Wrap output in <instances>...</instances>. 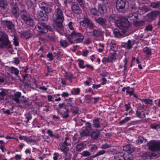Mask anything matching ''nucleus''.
Listing matches in <instances>:
<instances>
[{
	"label": "nucleus",
	"instance_id": "nucleus-1",
	"mask_svg": "<svg viewBox=\"0 0 160 160\" xmlns=\"http://www.w3.org/2000/svg\"><path fill=\"white\" fill-rule=\"evenodd\" d=\"M66 37L71 44L76 43H80L84 38V36L82 33L77 32L67 35Z\"/></svg>",
	"mask_w": 160,
	"mask_h": 160
},
{
	"label": "nucleus",
	"instance_id": "nucleus-2",
	"mask_svg": "<svg viewBox=\"0 0 160 160\" xmlns=\"http://www.w3.org/2000/svg\"><path fill=\"white\" fill-rule=\"evenodd\" d=\"M12 45L8 35L0 31V48L8 49L12 48Z\"/></svg>",
	"mask_w": 160,
	"mask_h": 160
},
{
	"label": "nucleus",
	"instance_id": "nucleus-3",
	"mask_svg": "<svg viewBox=\"0 0 160 160\" xmlns=\"http://www.w3.org/2000/svg\"><path fill=\"white\" fill-rule=\"evenodd\" d=\"M19 15L22 20L25 23L30 26L33 25V20L31 17V15L26 10H22L20 11Z\"/></svg>",
	"mask_w": 160,
	"mask_h": 160
},
{
	"label": "nucleus",
	"instance_id": "nucleus-4",
	"mask_svg": "<svg viewBox=\"0 0 160 160\" xmlns=\"http://www.w3.org/2000/svg\"><path fill=\"white\" fill-rule=\"evenodd\" d=\"M94 20L98 24L101 26L105 29L111 28L112 27V25L110 22H108V21L106 18L100 17L98 18L93 17Z\"/></svg>",
	"mask_w": 160,
	"mask_h": 160
},
{
	"label": "nucleus",
	"instance_id": "nucleus-5",
	"mask_svg": "<svg viewBox=\"0 0 160 160\" xmlns=\"http://www.w3.org/2000/svg\"><path fill=\"white\" fill-rule=\"evenodd\" d=\"M35 28L41 33L45 34L48 32V30L52 31L53 29L48 25L44 23H39L36 26Z\"/></svg>",
	"mask_w": 160,
	"mask_h": 160
},
{
	"label": "nucleus",
	"instance_id": "nucleus-6",
	"mask_svg": "<svg viewBox=\"0 0 160 160\" xmlns=\"http://www.w3.org/2000/svg\"><path fill=\"white\" fill-rule=\"evenodd\" d=\"M130 25L129 22L125 18H121L117 23V26L118 28L122 31H125V33L127 32Z\"/></svg>",
	"mask_w": 160,
	"mask_h": 160
},
{
	"label": "nucleus",
	"instance_id": "nucleus-7",
	"mask_svg": "<svg viewBox=\"0 0 160 160\" xmlns=\"http://www.w3.org/2000/svg\"><path fill=\"white\" fill-rule=\"evenodd\" d=\"M86 125V126L83 127L82 128L81 131L80 132V134L82 137L89 136L91 131L92 130L90 123L87 122Z\"/></svg>",
	"mask_w": 160,
	"mask_h": 160
},
{
	"label": "nucleus",
	"instance_id": "nucleus-8",
	"mask_svg": "<svg viewBox=\"0 0 160 160\" xmlns=\"http://www.w3.org/2000/svg\"><path fill=\"white\" fill-rule=\"evenodd\" d=\"M9 5L11 8V11L12 14L17 18L18 17L17 14L18 9V3L14 0H11L9 2Z\"/></svg>",
	"mask_w": 160,
	"mask_h": 160
},
{
	"label": "nucleus",
	"instance_id": "nucleus-9",
	"mask_svg": "<svg viewBox=\"0 0 160 160\" xmlns=\"http://www.w3.org/2000/svg\"><path fill=\"white\" fill-rule=\"evenodd\" d=\"M80 25L86 28L92 29L94 27V24L92 21L87 17H85L83 20L80 22Z\"/></svg>",
	"mask_w": 160,
	"mask_h": 160
},
{
	"label": "nucleus",
	"instance_id": "nucleus-10",
	"mask_svg": "<svg viewBox=\"0 0 160 160\" xmlns=\"http://www.w3.org/2000/svg\"><path fill=\"white\" fill-rule=\"evenodd\" d=\"M127 0H117L116 7L117 10L120 12H125V6Z\"/></svg>",
	"mask_w": 160,
	"mask_h": 160
},
{
	"label": "nucleus",
	"instance_id": "nucleus-11",
	"mask_svg": "<svg viewBox=\"0 0 160 160\" xmlns=\"http://www.w3.org/2000/svg\"><path fill=\"white\" fill-rule=\"evenodd\" d=\"M136 116L139 118H143L145 117V114L144 111V106L143 105L138 104L136 111Z\"/></svg>",
	"mask_w": 160,
	"mask_h": 160
},
{
	"label": "nucleus",
	"instance_id": "nucleus-12",
	"mask_svg": "<svg viewBox=\"0 0 160 160\" xmlns=\"http://www.w3.org/2000/svg\"><path fill=\"white\" fill-rule=\"evenodd\" d=\"M147 144L150 150L153 151L160 150V142H157L151 141L148 143Z\"/></svg>",
	"mask_w": 160,
	"mask_h": 160
},
{
	"label": "nucleus",
	"instance_id": "nucleus-13",
	"mask_svg": "<svg viewBox=\"0 0 160 160\" xmlns=\"http://www.w3.org/2000/svg\"><path fill=\"white\" fill-rule=\"evenodd\" d=\"M159 14V12L158 11H152L147 15L145 17V20L147 22H150L155 19Z\"/></svg>",
	"mask_w": 160,
	"mask_h": 160
},
{
	"label": "nucleus",
	"instance_id": "nucleus-14",
	"mask_svg": "<svg viewBox=\"0 0 160 160\" xmlns=\"http://www.w3.org/2000/svg\"><path fill=\"white\" fill-rule=\"evenodd\" d=\"M55 15L56 16V19L59 20L61 21L64 20V15L62 11L59 7H55Z\"/></svg>",
	"mask_w": 160,
	"mask_h": 160
},
{
	"label": "nucleus",
	"instance_id": "nucleus-15",
	"mask_svg": "<svg viewBox=\"0 0 160 160\" xmlns=\"http://www.w3.org/2000/svg\"><path fill=\"white\" fill-rule=\"evenodd\" d=\"M137 8H134L132 7V12L129 13L128 16V18L130 20L134 22L137 20L138 18V14L134 12L136 11Z\"/></svg>",
	"mask_w": 160,
	"mask_h": 160
},
{
	"label": "nucleus",
	"instance_id": "nucleus-16",
	"mask_svg": "<svg viewBox=\"0 0 160 160\" xmlns=\"http://www.w3.org/2000/svg\"><path fill=\"white\" fill-rule=\"evenodd\" d=\"M21 93L19 92H17L13 96L12 99L17 103H24L26 104L28 102V101L25 100H22L19 99L21 97Z\"/></svg>",
	"mask_w": 160,
	"mask_h": 160
},
{
	"label": "nucleus",
	"instance_id": "nucleus-17",
	"mask_svg": "<svg viewBox=\"0 0 160 160\" xmlns=\"http://www.w3.org/2000/svg\"><path fill=\"white\" fill-rule=\"evenodd\" d=\"M63 21H61L59 20L55 19L54 23L53 25L54 29L57 31L60 32L62 30V22Z\"/></svg>",
	"mask_w": 160,
	"mask_h": 160
},
{
	"label": "nucleus",
	"instance_id": "nucleus-18",
	"mask_svg": "<svg viewBox=\"0 0 160 160\" xmlns=\"http://www.w3.org/2000/svg\"><path fill=\"white\" fill-rule=\"evenodd\" d=\"M110 49L109 52H116L118 51V46L117 45L116 41L112 40L109 43Z\"/></svg>",
	"mask_w": 160,
	"mask_h": 160
},
{
	"label": "nucleus",
	"instance_id": "nucleus-19",
	"mask_svg": "<svg viewBox=\"0 0 160 160\" xmlns=\"http://www.w3.org/2000/svg\"><path fill=\"white\" fill-rule=\"evenodd\" d=\"M113 32L114 36L116 37L119 38L123 36L125 33V31H122V30L118 29L117 28L114 29L113 30Z\"/></svg>",
	"mask_w": 160,
	"mask_h": 160
},
{
	"label": "nucleus",
	"instance_id": "nucleus-20",
	"mask_svg": "<svg viewBox=\"0 0 160 160\" xmlns=\"http://www.w3.org/2000/svg\"><path fill=\"white\" fill-rule=\"evenodd\" d=\"M108 5L100 4L98 5V11L101 14H104L107 11Z\"/></svg>",
	"mask_w": 160,
	"mask_h": 160
},
{
	"label": "nucleus",
	"instance_id": "nucleus-21",
	"mask_svg": "<svg viewBox=\"0 0 160 160\" xmlns=\"http://www.w3.org/2000/svg\"><path fill=\"white\" fill-rule=\"evenodd\" d=\"M65 109H66V111L63 112H61L58 109H57V110L58 111V112L62 116L63 118H67L69 117L68 113L70 112L69 109L67 108L66 106L65 107Z\"/></svg>",
	"mask_w": 160,
	"mask_h": 160
},
{
	"label": "nucleus",
	"instance_id": "nucleus-22",
	"mask_svg": "<svg viewBox=\"0 0 160 160\" xmlns=\"http://www.w3.org/2000/svg\"><path fill=\"white\" fill-rule=\"evenodd\" d=\"M72 9L75 13L77 14H79L82 12V11L77 3H74L73 2L72 6Z\"/></svg>",
	"mask_w": 160,
	"mask_h": 160
},
{
	"label": "nucleus",
	"instance_id": "nucleus-23",
	"mask_svg": "<svg viewBox=\"0 0 160 160\" xmlns=\"http://www.w3.org/2000/svg\"><path fill=\"white\" fill-rule=\"evenodd\" d=\"M91 33L93 36L96 38L101 37L103 35L102 31L99 29H93V31L91 32Z\"/></svg>",
	"mask_w": 160,
	"mask_h": 160
},
{
	"label": "nucleus",
	"instance_id": "nucleus-24",
	"mask_svg": "<svg viewBox=\"0 0 160 160\" xmlns=\"http://www.w3.org/2000/svg\"><path fill=\"white\" fill-rule=\"evenodd\" d=\"M22 35L26 37L27 39H28L33 36V30L32 29H30L26 31L23 32Z\"/></svg>",
	"mask_w": 160,
	"mask_h": 160
},
{
	"label": "nucleus",
	"instance_id": "nucleus-25",
	"mask_svg": "<svg viewBox=\"0 0 160 160\" xmlns=\"http://www.w3.org/2000/svg\"><path fill=\"white\" fill-rule=\"evenodd\" d=\"M123 149L124 151L128 153H131L133 152L135 150L133 147L131 145H128L123 146Z\"/></svg>",
	"mask_w": 160,
	"mask_h": 160
},
{
	"label": "nucleus",
	"instance_id": "nucleus-26",
	"mask_svg": "<svg viewBox=\"0 0 160 160\" xmlns=\"http://www.w3.org/2000/svg\"><path fill=\"white\" fill-rule=\"evenodd\" d=\"M59 149L65 154H66L69 150V148L68 147V146L60 143L59 144Z\"/></svg>",
	"mask_w": 160,
	"mask_h": 160
},
{
	"label": "nucleus",
	"instance_id": "nucleus-27",
	"mask_svg": "<svg viewBox=\"0 0 160 160\" xmlns=\"http://www.w3.org/2000/svg\"><path fill=\"white\" fill-rule=\"evenodd\" d=\"M124 153L122 152H119L114 156V160H126L124 157Z\"/></svg>",
	"mask_w": 160,
	"mask_h": 160
},
{
	"label": "nucleus",
	"instance_id": "nucleus-28",
	"mask_svg": "<svg viewBox=\"0 0 160 160\" xmlns=\"http://www.w3.org/2000/svg\"><path fill=\"white\" fill-rule=\"evenodd\" d=\"M86 145L83 142H81L77 144L75 146L77 151L80 152L85 148Z\"/></svg>",
	"mask_w": 160,
	"mask_h": 160
},
{
	"label": "nucleus",
	"instance_id": "nucleus-29",
	"mask_svg": "<svg viewBox=\"0 0 160 160\" xmlns=\"http://www.w3.org/2000/svg\"><path fill=\"white\" fill-rule=\"evenodd\" d=\"M109 56L108 57L109 62H112L116 59L117 54L116 52H109Z\"/></svg>",
	"mask_w": 160,
	"mask_h": 160
},
{
	"label": "nucleus",
	"instance_id": "nucleus-30",
	"mask_svg": "<svg viewBox=\"0 0 160 160\" xmlns=\"http://www.w3.org/2000/svg\"><path fill=\"white\" fill-rule=\"evenodd\" d=\"M7 28L10 30H12L14 28L15 25L12 21L6 20L4 21Z\"/></svg>",
	"mask_w": 160,
	"mask_h": 160
},
{
	"label": "nucleus",
	"instance_id": "nucleus-31",
	"mask_svg": "<svg viewBox=\"0 0 160 160\" xmlns=\"http://www.w3.org/2000/svg\"><path fill=\"white\" fill-rule=\"evenodd\" d=\"M103 129V128L101 130H99L98 132H92L91 134V137L93 139H97L100 136V131H102Z\"/></svg>",
	"mask_w": 160,
	"mask_h": 160
},
{
	"label": "nucleus",
	"instance_id": "nucleus-32",
	"mask_svg": "<svg viewBox=\"0 0 160 160\" xmlns=\"http://www.w3.org/2000/svg\"><path fill=\"white\" fill-rule=\"evenodd\" d=\"M134 44V43L132 42L130 40H128L127 42L123 43L122 44V46L128 49H130L132 48V46Z\"/></svg>",
	"mask_w": 160,
	"mask_h": 160
},
{
	"label": "nucleus",
	"instance_id": "nucleus-33",
	"mask_svg": "<svg viewBox=\"0 0 160 160\" xmlns=\"http://www.w3.org/2000/svg\"><path fill=\"white\" fill-rule=\"evenodd\" d=\"M148 11V9L146 7L144 6L143 7H139L138 10H137L136 12H138V14L142 15Z\"/></svg>",
	"mask_w": 160,
	"mask_h": 160
},
{
	"label": "nucleus",
	"instance_id": "nucleus-34",
	"mask_svg": "<svg viewBox=\"0 0 160 160\" xmlns=\"http://www.w3.org/2000/svg\"><path fill=\"white\" fill-rule=\"evenodd\" d=\"M8 6L7 0H0V8L2 10H5Z\"/></svg>",
	"mask_w": 160,
	"mask_h": 160
},
{
	"label": "nucleus",
	"instance_id": "nucleus-35",
	"mask_svg": "<svg viewBox=\"0 0 160 160\" xmlns=\"http://www.w3.org/2000/svg\"><path fill=\"white\" fill-rule=\"evenodd\" d=\"M93 126L95 128H98L100 127V124L99 120V119L96 118L94 119L93 121Z\"/></svg>",
	"mask_w": 160,
	"mask_h": 160
},
{
	"label": "nucleus",
	"instance_id": "nucleus-36",
	"mask_svg": "<svg viewBox=\"0 0 160 160\" xmlns=\"http://www.w3.org/2000/svg\"><path fill=\"white\" fill-rule=\"evenodd\" d=\"M35 17H36L39 20L40 18H41V16L43 15V12L41 10H38L37 11H34Z\"/></svg>",
	"mask_w": 160,
	"mask_h": 160
},
{
	"label": "nucleus",
	"instance_id": "nucleus-37",
	"mask_svg": "<svg viewBox=\"0 0 160 160\" xmlns=\"http://www.w3.org/2000/svg\"><path fill=\"white\" fill-rule=\"evenodd\" d=\"M61 46L63 48H66L68 46L69 44V42L66 40H61L60 42Z\"/></svg>",
	"mask_w": 160,
	"mask_h": 160
},
{
	"label": "nucleus",
	"instance_id": "nucleus-38",
	"mask_svg": "<svg viewBox=\"0 0 160 160\" xmlns=\"http://www.w3.org/2000/svg\"><path fill=\"white\" fill-rule=\"evenodd\" d=\"M145 22L143 20L138 21L136 20L133 23L134 25L136 27H141L145 24Z\"/></svg>",
	"mask_w": 160,
	"mask_h": 160
},
{
	"label": "nucleus",
	"instance_id": "nucleus-39",
	"mask_svg": "<svg viewBox=\"0 0 160 160\" xmlns=\"http://www.w3.org/2000/svg\"><path fill=\"white\" fill-rule=\"evenodd\" d=\"M60 143H63L64 145L69 146L71 145V140L68 137H66L64 141L63 142H61Z\"/></svg>",
	"mask_w": 160,
	"mask_h": 160
},
{
	"label": "nucleus",
	"instance_id": "nucleus-40",
	"mask_svg": "<svg viewBox=\"0 0 160 160\" xmlns=\"http://www.w3.org/2000/svg\"><path fill=\"white\" fill-rule=\"evenodd\" d=\"M150 6L155 8H160V2H157L151 3Z\"/></svg>",
	"mask_w": 160,
	"mask_h": 160
},
{
	"label": "nucleus",
	"instance_id": "nucleus-41",
	"mask_svg": "<svg viewBox=\"0 0 160 160\" xmlns=\"http://www.w3.org/2000/svg\"><path fill=\"white\" fill-rule=\"evenodd\" d=\"M137 143L138 144H141L142 143H145L147 142V140L144 138L142 136H139L137 140Z\"/></svg>",
	"mask_w": 160,
	"mask_h": 160
},
{
	"label": "nucleus",
	"instance_id": "nucleus-42",
	"mask_svg": "<svg viewBox=\"0 0 160 160\" xmlns=\"http://www.w3.org/2000/svg\"><path fill=\"white\" fill-rule=\"evenodd\" d=\"M11 70V72L12 73H14V74L17 76L18 75L19 72V70L16 68L14 67H11L10 68Z\"/></svg>",
	"mask_w": 160,
	"mask_h": 160
},
{
	"label": "nucleus",
	"instance_id": "nucleus-43",
	"mask_svg": "<svg viewBox=\"0 0 160 160\" xmlns=\"http://www.w3.org/2000/svg\"><path fill=\"white\" fill-rule=\"evenodd\" d=\"M106 152L104 150H101L98 151L96 154L92 155L91 157L95 158L99 156L104 154Z\"/></svg>",
	"mask_w": 160,
	"mask_h": 160
},
{
	"label": "nucleus",
	"instance_id": "nucleus-44",
	"mask_svg": "<svg viewBox=\"0 0 160 160\" xmlns=\"http://www.w3.org/2000/svg\"><path fill=\"white\" fill-rule=\"evenodd\" d=\"M43 10L46 13H49L51 12L52 9L51 6L48 4Z\"/></svg>",
	"mask_w": 160,
	"mask_h": 160
},
{
	"label": "nucleus",
	"instance_id": "nucleus-45",
	"mask_svg": "<svg viewBox=\"0 0 160 160\" xmlns=\"http://www.w3.org/2000/svg\"><path fill=\"white\" fill-rule=\"evenodd\" d=\"M141 101L144 102L145 104H149L150 105L153 104V101L152 99H142Z\"/></svg>",
	"mask_w": 160,
	"mask_h": 160
},
{
	"label": "nucleus",
	"instance_id": "nucleus-46",
	"mask_svg": "<svg viewBox=\"0 0 160 160\" xmlns=\"http://www.w3.org/2000/svg\"><path fill=\"white\" fill-rule=\"evenodd\" d=\"M19 138L20 140L22 139L27 142H32L33 141L32 140L26 136H21L19 137Z\"/></svg>",
	"mask_w": 160,
	"mask_h": 160
},
{
	"label": "nucleus",
	"instance_id": "nucleus-47",
	"mask_svg": "<svg viewBox=\"0 0 160 160\" xmlns=\"http://www.w3.org/2000/svg\"><path fill=\"white\" fill-rule=\"evenodd\" d=\"M72 22H69L68 24V26L69 30L71 31V33L75 32L76 31L72 26Z\"/></svg>",
	"mask_w": 160,
	"mask_h": 160
},
{
	"label": "nucleus",
	"instance_id": "nucleus-48",
	"mask_svg": "<svg viewBox=\"0 0 160 160\" xmlns=\"http://www.w3.org/2000/svg\"><path fill=\"white\" fill-rule=\"evenodd\" d=\"M90 12L91 14L93 16L98 15L97 10L95 8H91Z\"/></svg>",
	"mask_w": 160,
	"mask_h": 160
},
{
	"label": "nucleus",
	"instance_id": "nucleus-49",
	"mask_svg": "<svg viewBox=\"0 0 160 160\" xmlns=\"http://www.w3.org/2000/svg\"><path fill=\"white\" fill-rule=\"evenodd\" d=\"M48 4L45 3L43 2H39L38 5L40 8L43 10L46 6Z\"/></svg>",
	"mask_w": 160,
	"mask_h": 160
},
{
	"label": "nucleus",
	"instance_id": "nucleus-50",
	"mask_svg": "<svg viewBox=\"0 0 160 160\" xmlns=\"http://www.w3.org/2000/svg\"><path fill=\"white\" fill-rule=\"evenodd\" d=\"M41 18H40L39 19V20L42 21H46L48 20V15L46 13H43V15H42L41 17Z\"/></svg>",
	"mask_w": 160,
	"mask_h": 160
},
{
	"label": "nucleus",
	"instance_id": "nucleus-51",
	"mask_svg": "<svg viewBox=\"0 0 160 160\" xmlns=\"http://www.w3.org/2000/svg\"><path fill=\"white\" fill-rule=\"evenodd\" d=\"M91 153L88 151H83L81 153V155L83 157H87L90 156Z\"/></svg>",
	"mask_w": 160,
	"mask_h": 160
},
{
	"label": "nucleus",
	"instance_id": "nucleus-52",
	"mask_svg": "<svg viewBox=\"0 0 160 160\" xmlns=\"http://www.w3.org/2000/svg\"><path fill=\"white\" fill-rule=\"evenodd\" d=\"M150 127L151 128L157 130L158 129L160 128V125L159 124L154 123V124L151 125L150 126Z\"/></svg>",
	"mask_w": 160,
	"mask_h": 160
},
{
	"label": "nucleus",
	"instance_id": "nucleus-53",
	"mask_svg": "<svg viewBox=\"0 0 160 160\" xmlns=\"http://www.w3.org/2000/svg\"><path fill=\"white\" fill-rule=\"evenodd\" d=\"M143 52L144 53L148 55H151V52L150 49L148 47H146L143 48Z\"/></svg>",
	"mask_w": 160,
	"mask_h": 160
},
{
	"label": "nucleus",
	"instance_id": "nucleus-54",
	"mask_svg": "<svg viewBox=\"0 0 160 160\" xmlns=\"http://www.w3.org/2000/svg\"><path fill=\"white\" fill-rule=\"evenodd\" d=\"M6 95V92L4 91L0 92V101L3 100L4 97Z\"/></svg>",
	"mask_w": 160,
	"mask_h": 160
},
{
	"label": "nucleus",
	"instance_id": "nucleus-55",
	"mask_svg": "<svg viewBox=\"0 0 160 160\" xmlns=\"http://www.w3.org/2000/svg\"><path fill=\"white\" fill-rule=\"evenodd\" d=\"M26 118L27 119V120L25 121L26 123H28L29 121L31 120L32 118V116L31 114H30V113H27L26 114Z\"/></svg>",
	"mask_w": 160,
	"mask_h": 160
},
{
	"label": "nucleus",
	"instance_id": "nucleus-56",
	"mask_svg": "<svg viewBox=\"0 0 160 160\" xmlns=\"http://www.w3.org/2000/svg\"><path fill=\"white\" fill-rule=\"evenodd\" d=\"M130 119V118L129 117H127L123 119L120 122L119 124H123Z\"/></svg>",
	"mask_w": 160,
	"mask_h": 160
},
{
	"label": "nucleus",
	"instance_id": "nucleus-57",
	"mask_svg": "<svg viewBox=\"0 0 160 160\" xmlns=\"http://www.w3.org/2000/svg\"><path fill=\"white\" fill-rule=\"evenodd\" d=\"M98 149V147L95 144H93L91 145L90 151L91 152H94L97 150Z\"/></svg>",
	"mask_w": 160,
	"mask_h": 160
},
{
	"label": "nucleus",
	"instance_id": "nucleus-58",
	"mask_svg": "<svg viewBox=\"0 0 160 160\" xmlns=\"http://www.w3.org/2000/svg\"><path fill=\"white\" fill-rule=\"evenodd\" d=\"M84 61L82 60H80L79 61L78 65L80 68H84L86 66L83 65Z\"/></svg>",
	"mask_w": 160,
	"mask_h": 160
},
{
	"label": "nucleus",
	"instance_id": "nucleus-59",
	"mask_svg": "<svg viewBox=\"0 0 160 160\" xmlns=\"http://www.w3.org/2000/svg\"><path fill=\"white\" fill-rule=\"evenodd\" d=\"M13 40V44L16 46H18L19 45V43L18 41V39L17 37L14 36V37Z\"/></svg>",
	"mask_w": 160,
	"mask_h": 160
},
{
	"label": "nucleus",
	"instance_id": "nucleus-60",
	"mask_svg": "<svg viewBox=\"0 0 160 160\" xmlns=\"http://www.w3.org/2000/svg\"><path fill=\"white\" fill-rule=\"evenodd\" d=\"M111 147V145L110 144H108L106 143L103 144L101 146V148L102 149H106L107 148H109Z\"/></svg>",
	"mask_w": 160,
	"mask_h": 160
},
{
	"label": "nucleus",
	"instance_id": "nucleus-61",
	"mask_svg": "<svg viewBox=\"0 0 160 160\" xmlns=\"http://www.w3.org/2000/svg\"><path fill=\"white\" fill-rule=\"evenodd\" d=\"M72 140L73 141L72 142V144L73 145H75L79 141V140L77 139V138L76 137V135H75L72 138Z\"/></svg>",
	"mask_w": 160,
	"mask_h": 160
},
{
	"label": "nucleus",
	"instance_id": "nucleus-62",
	"mask_svg": "<svg viewBox=\"0 0 160 160\" xmlns=\"http://www.w3.org/2000/svg\"><path fill=\"white\" fill-rule=\"evenodd\" d=\"M66 105H65V103L63 102L62 103H60L58 104V107L57 109H58L60 110V109L64 108H65Z\"/></svg>",
	"mask_w": 160,
	"mask_h": 160
},
{
	"label": "nucleus",
	"instance_id": "nucleus-63",
	"mask_svg": "<svg viewBox=\"0 0 160 160\" xmlns=\"http://www.w3.org/2000/svg\"><path fill=\"white\" fill-rule=\"evenodd\" d=\"M152 27L151 25H148L146 27L145 30L147 31H152Z\"/></svg>",
	"mask_w": 160,
	"mask_h": 160
},
{
	"label": "nucleus",
	"instance_id": "nucleus-64",
	"mask_svg": "<svg viewBox=\"0 0 160 160\" xmlns=\"http://www.w3.org/2000/svg\"><path fill=\"white\" fill-rule=\"evenodd\" d=\"M125 158H126V160H133V155L132 154H129Z\"/></svg>",
	"mask_w": 160,
	"mask_h": 160
}]
</instances>
